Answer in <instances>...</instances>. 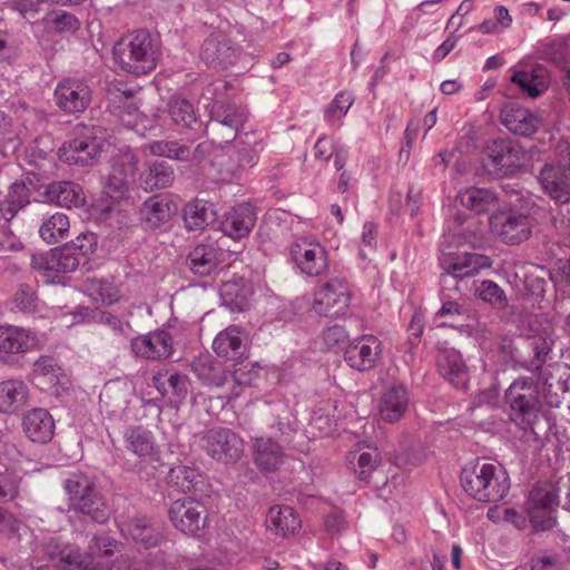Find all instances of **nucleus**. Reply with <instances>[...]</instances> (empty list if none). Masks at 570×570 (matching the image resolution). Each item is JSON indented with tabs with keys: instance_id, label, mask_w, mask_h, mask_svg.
Listing matches in <instances>:
<instances>
[{
	"instance_id": "nucleus-35",
	"label": "nucleus",
	"mask_w": 570,
	"mask_h": 570,
	"mask_svg": "<svg viewBox=\"0 0 570 570\" xmlns=\"http://www.w3.org/2000/svg\"><path fill=\"white\" fill-rule=\"evenodd\" d=\"M219 296L230 311L243 312L250 305L253 288L242 278H233L220 285Z\"/></svg>"
},
{
	"instance_id": "nucleus-24",
	"label": "nucleus",
	"mask_w": 570,
	"mask_h": 570,
	"mask_svg": "<svg viewBox=\"0 0 570 570\" xmlns=\"http://www.w3.org/2000/svg\"><path fill=\"white\" fill-rule=\"evenodd\" d=\"M553 333V322L547 316L535 318L529 328L527 340L533 350L532 364L537 370L546 362L552 351V346L554 345Z\"/></svg>"
},
{
	"instance_id": "nucleus-22",
	"label": "nucleus",
	"mask_w": 570,
	"mask_h": 570,
	"mask_svg": "<svg viewBox=\"0 0 570 570\" xmlns=\"http://www.w3.org/2000/svg\"><path fill=\"white\" fill-rule=\"evenodd\" d=\"M58 106L65 112L85 111L91 101V91L81 80L68 79L58 83L55 90Z\"/></svg>"
},
{
	"instance_id": "nucleus-27",
	"label": "nucleus",
	"mask_w": 570,
	"mask_h": 570,
	"mask_svg": "<svg viewBox=\"0 0 570 570\" xmlns=\"http://www.w3.org/2000/svg\"><path fill=\"white\" fill-rule=\"evenodd\" d=\"M256 223V213L248 203H240L227 212L222 220L220 229L232 239H240L249 235Z\"/></svg>"
},
{
	"instance_id": "nucleus-58",
	"label": "nucleus",
	"mask_w": 570,
	"mask_h": 570,
	"mask_svg": "<svg viewBox=\"0 0 570 570\" xmlns=\"http://www.w3.org/2000/svg\"><path fill=\"white\" fill-rule=\"evenodd\" d=\"M12 6L21 14L26 16L31 12H36L39 3L53 2L58 4H79L85 0H11Z\"/></svg>"
},
{
	"instance_id": "nucleus-16",
	"label": "nucleus",
	"mask_w": 570,
	"mask_h": 570,
	"mask_svg": "<svg viewBox=\"0 0 570 570\" xmlns=\"http://www.w3.org/2000/svg\"><path fill=\"white\" fill-rule=\"evenodd\" d=\"M203 448L214 460L234 462L243 455V441L230 430L214 428L203 436Z\"/></svg>"
},
{
	"instance_id": "nucleus-11",
	"label": "nucleus",
	"mask_w": 570,
	"mask_h": 570,
	"mask_svg": "<svg viewBox=\"0 0 570 570\" xmlns=\"http://www.w3.org/2000/svg\"><path fill=\"white\" fill-rule=\"evenodd\" d=\"M351 304V291L341 278H331L320 285L313 294L311 308L326 317L344 315Z\"/></svg>"
},
{
	"instance_id": "nucleus-45",
	"label": "nucleus",
	"mask_w": 570,
	"mask_h": 570,
	"mask_svg": "<svg viewBox=\"0 0 570 570\" xmlns=\"http://www.w3.org/2000/svg\"><path fill=\"white\" fill-rule=\"evenodd\" d=\"M193 368L200 380L213 387L223 386L228 379L227 372L219 361L199 358L194 362Z\"/></svg>"
},
{
	"instance_id": "nucleus-32",
	"label": "nucleus",
	"mask_w": 570,
	"mask_h": 570,
	"mask_svg": "<svg viewBox=\"0 0 570 570\" xmlns=\"http://www.w3.org/2000/svg\"><path fill=\"white\" fill-rule=\"evenodd\" d=\"M200 58L208 66L226 67L234 62L236 49L224 35H212L202 47Z\"/></svg>"
},
{
	"instance_id": "nucleus-50",
	"label": "nucleus",
	"mask_w": 570,
	"mask_h": 570,
	"mask_svg": "<svg viewBox=\"0 0 570 570\" xmlns=\"http://www.w3.org/2000/svg\"><path fill=\"white\" fill-rule=\"evenodd\" d=\"M261 366L257 363H246L233 372L234 386L229 394L226 395L228 401L235 400L240 395L242 386L253 384L259 375Z\"/></svg>"
},
{
	"instance_id": "nucleus-36",
	"label": "nucleus",
	"mask_w": 570,
	"mask_h": 570,
	"mask_svg": "<svg viewBox=\"0 0 570 570\" xmlns=\"http://www.w3.org/2000/svg\"><path fill=\"white\" fill-rule=\"evenodd\" d=\"M511 82L530 98H537L548 88L547 71L538 66L531 70H522L518 67L511 68Z\"/></svg>"
},
{
	"instance_id": "nucleus-33",
	"label": "nucleus",
	"mask_w": 570,
	"mask_h": 570,
	"mask_svg": "<svg viewBox=\"0 0 570 570\" xmlns=\"http://www.w3.org/2000/svg\"><path fill=\"white\" fill-rule=\"evenodd\" d=\"M29 401V387L18 379L0 382V413L17 414Z\"/></svg>"
},
{
	"instance_id": "nucleus-54",
	"label": "nucleus",
	"mask_w": 570,
	"mask_h": 570,
	"mask_svg": "<svg viewBox=\"0 0 570 570\" xmlns=\"http://www.w3.org/2000/svg\"><path fill=\"white\" fill-rule=\"evenodd\" d=\"M476 292L481 299L490 304L505 306L508 303L504 291L493 281H482Z\"/></svg>"
},
{
	"instance_id": "nucleus-41",
	"label": "nucleus",
	"mask_w": 570,
	"mask_h": 570,
	"mask_svg": "<svg viewBox=\"0 0 570 570\" xmlns=\"http://www.w3.org/2000/svg\"><path fill=\"white\" fill-rule=\"evenodd\" d=\"M120 531L125 538L146 549L155 548L160 542L159 533L141 519H132L121 523Z\"/></svg>"
},
{
	"instance_id": "nucleus-25",
	"label": "nucleus",
	"mask_w": 570,
	"mask_h": 570,
	"mask_svg": "<svg viewBox=\"0 0 570 570\" xmlns=\"http://www.w3.org/2000/svg\"><path fill=\"white\" fill-rule=\"evenodd\" d=\"M346 462L358 481L370 483L382 462V456L376 446L358 443L347 452Z\"/></svg>"
},
{
	"instance_id": "nucleus-8",
	"label": "nucleus",
	"mask_w": 570,
	"mask_h": 570,
	"mask_svg": "<svg viewBox=\"0 0 570 570\" xmlns=\"http://www.w3.org/2000/svg\"><path fill=\"white\" fill-rule=\"evenodd\" d=\"M101 150L102 145L95 128L80 124L73 130V138L59 149V158L69 165L87 166L98 159Z\"/></svg>"
},
{
	"instance_id": "nucleus-5",
	"label": "nucleus",
	"mask_w": 570,
	"mask_h": 570,
	"mask_svg": "<svg viewBox=\"0 0 570 570\" xmlns=\"http://www.w3.org/2000/svg\"><path fill=\"white\" fill-rule=\"evenodd\" d=\"M246 120L247 115L239 106L227 101H215L209 109L207 137L217 146L229 144L243 130Z\"/></svg>"
},
{
	"instance_id": "nucleus-48",
	"label": "nucleus",
	"mask_w": 570,
	"mask_h": 570,
	"mask_svg": "<svg viewBox=\"0 0 570 570\" xmlns=\"http://www.w3.org/2000/svg\"><path fill=\"white\" fill-rule=\"evenodd\" d=\"M198 479V471L186 465H177L170 469L168 473V484L176 491L183 493L193 491Z\"/></svg>"
},
{
	"instance_id": "nucleus-64",
	"label": "nucleus",
	"mask_w": 570,
	"mask_h": 570,
	"mask_svg": "<svg viewBox=\"0 0 570 570\" xmlns=\"http://www.w3.org/2000/svg\"><path fill=\"white\" fill-rule=\"evenodd\" d=\"M531 570H560L559 559L554 556H539L532 559Z\"/></svg>"
},
{
	"instance_id": "nucleus-29",
	"label": "nucleus",
	"mask_w": 570,
	"mask_h": 570,
	"mask_svg": "<svg viewBox=\"0 0 570 570\" xmlns=\"http://www.w3.org/2000/svg\"><path fill=\"white\" fill-rule=\"evenodd\" d=\"M409 405V392L402 384H392L382 393L379 414L385 422L395 423L406 412Z\"/></svg>"
},
{
	"instance_id": "nucleus-37",
	"label": "nucleus",
	"mask_w": 570,
	"mask_h": 570,
	"mask_svg": "<svg viewBox=\"0 0 570 570\" xmlns=\"http://www.w3.org/2000/svg\"><path fill=\"white\" fill-rule=\"evenodd\" d=\"M284 461L283 448L268 438H259L254 443V463L264 473L276 471Z\"/></svg>"
},
{
	"instance_id": "nucleus-31",
	"label": "nucleus",
	"mask_w": 570,
	"mask_h": 570,
	"mask_svg": "<svg viewBox=\"0 0 570 570\" xmlns=\"http://www.w3.org/2000/svg\"><path fill=\"white\" fill-rule=\"evenodd\" d=\"M265 524L275 537L286 538L301 528V520L292 507L276 504L269 508Z\"/></svg>"
},
{
	"instance_id": "nucleus-18",
	"label": "nucleus",
	"mask_w": 570,
	"mask_h": 570,
	"mask_svg": "<svg viewBox=\"0 0 570 570\" xmlns=\"http://www.w3.org/2000/svg\"><path fill=\"white\" fill-rule=\"evenodd\" d=\"M542 189L554 200L567 203L570 199V163L546 164L539 175Z\"/></svg>"
},
{
	"instance_id": "nucleus-19",
	"label": "nucleus",
	"mask_w": 570,
	"mask_h": 570,
	"mask_svg": "<svg viewBox=\"0 0 570 570\" xmlns=\"http://www.w3.org/2000/svg\"><path fill=\"white\" fill-rule=\"evenodd\" d=\"M543 394L550 406H570V366L563 363L550 365L543 382Z\"/></svg>"
},
{
	"instance_id": "nucleus-55",
	"label": "nucleus",
	"mask_w": 570,
	"mask_h": 570,
	"mask_svg": "<svg viewBox=\"0 0 570 570\" xmlns=\"http://www.w3.org/2000/svg\"><path fill=\"white\" fill-rule=\"evenodd\" d=\"M323 341L328 350L344 353L350 344L346 331L344 327L337 325L331 326L324 331Z\"/></svg>"
},
{
	"instance_id": "nucleus-43",
	"label": "nucleus",
	"mask_w": 570,
	"mask_h": 570,
	"mask_svg": "<svg viewBox=\"0 0 570 570\" xmlns=\"http://www.w3.org/2000/svg\"><path fill=\"white\" fill-rule=\"evenodd\" d=\"M460 204L480 215L489 212L498 205L497 195L488 188L470 187L458 195Z\"/></svg>"
},
{
	"instance_id": "nucleus-15",
	"label": "nucleus",
	"mask_w": 570,
	"mask_h": 570,
	"mask_svg": "<svg viewBox=\"0 0 570 570\" xmlns=\"http://www.w3.org/2000/svg\"><path fill=\"white\" fill-rule=\"evenodd\" d=\"M39 340L35 332L14 325L0 326V362L9 364L16 356L37 350Z\"/></svg>"
},
{
	"instance_id": "nucleus-51",
	"label": "nucleus",
	"mask_w": 570,
	"mask_h": 570,
	"mask_svg": "<svg viewBox=\"0 0 570 570\" xmlns=\"http://www.w3.org/2000/svg\"><path fill=\"white\" fill-rule=\"evenodd\" d=\"M146 149L154 156L166 157L175 160L186 159L188 148L176 141L157 140L148 144Z\"/></svg>"
},
{
	"instance_id": "nucleus-47",
	"label": "nucleus",
	"mask_w": 570,
	"mask_h": 570,
	"mask_svg": "<svg viewBox=\"0 0 570 570\" xmlns=\"http://www.w3.org/2000/svg\"><path fill=\"white\" fill-rule=\"evenodd\" d=\"M168 114L175 125L191 128L197 122L193 105L185 98L173 96L168 101Z\"/></svg>"
},
{
	"instance_id": "nucleus-44",
	"label": "nucleus",
	"mask_w": 570,
	"mask_h": 570,
	"mask_svg": "<svg viewBox=\"0 0 570 570\" xmlns=\"http://www.w3.org/2000/svg\"><path fill=\"white\" fill-rule=\"evenodd\" d=\"M244 342V334L236 325H230L220 331L213 341V350L217 356L225 360H234L239 354Z\"/></svg>"
},
{
	"instance_id": "nucleus-40",
	"label": "nucleus",
	"mask_w": 570,
	"mask_h": 570,
	"mask_svg": "<svg viewBox=\"0 0 570 570\" xmlns=\"http://www.w3.org/2000/svg\"><path fill=\"white\" fill-rule=\"evenodd\" d=\"M139 181L146 191L168 188L175 181V171L170 165L155 161L140 174Z\"/></svg>"
},
{
	"instance_id": "nucleus-4",
	"label": "nucleus",
	"mask_w": 570,
	"mask_h": 570,
	"mask_svg": "<svg viewBox=\"0 0 570 570\" xmlns=\"http://www.w3.org/2000/svg\"><path fill=\"white\" fill-rule=\"evenodd\" d=\"M69 507L77 513L104 523L109 518V508L95 480L83 473H73L65 482Z\"/></svg>"
},
{
	"instance_id": "nucleus-28",
	"label": "nucleus",
	"mask_w": 570,
	"mask_h": 570,
	"mask_svg": "<svg viewBox=\"0 0 570 570\" xmlns=\"http://www.w3.org/2000/svg\"><path fill=\"white\" fill-rule=\"evenodd\" d=\"M22 430L28 440L33 443L46 444L55 435V420L45 409H32L22 417Z\"/></svg>"
},
{
	"instance_id": "nucleus-2",
	"label": "nucleus",
	"mask_w": 570,
	"mask_h": 570,
	"mask_svg": "<svg viewBox=\"0 0 570 570\" xmlns=\"http://www.w3.org/2000/svg\"><path fill=\"white\" fill-rule=\"evenodd\" d=\"M460 482L470 499L488 504L504 500L511 488L507 470L484 460L468 463L461 471Z\"/></svg>"
},
{
	"instance_id": "nucleus-7",
	"label": "nucleus",
	"mask_w": 570,
	"mask_h": 570,
	"mask_svg": "<svg viewBox=\"0 0 570 570\" xmlns=\"http://www.w3.org/2000/svg\"><path fill=\"white\" fill-rule=\"evenodd\" d=\"M168 515L175 529L193 538L202 537L209 525L205 503L193 497L173 501Z\"/></svg>"
},
{
	"instance_id": "nucleus-6",
	"label": "nucleus",
	"mask_w": 570,
	"mask_h": 570,
	"mask_svg": "<svg viewBox=\"0 0 570 570\" xmlns=\"http://www.w3.org/2000/svg\"><path fill=\"white\" fill-rule=\"evenodd\" d=\"M510 419L523 430H531L540 412L538 386L532 379H515L505 392Z\"/></svg>"
},
{
	"instance_id": "nucleus-53",
	"label": "nucleus",
	"mask_w": 570,
	"mask_h": 570,
	"mask_svg": "<svg viewBox=\"0 0 570 570\" xmlns=\"http://www.w3.org/2000/svg\"><path fill=\"white\" fill-rule=\"evenodd\" d=\"M29 203V190L24 184L14 183L9 191L6 203L0 205V210L9 212L13 216L19 209Z\"/></svg>"
},
{
	"instance_id": "nucleus-21",
	"label": "nucleus",
	"mask_w": 570,
	"mask_h": 570,
	"mask_svg": "<svg viewBox=\"0 0 570 570\" xmlns=\"http://www.w3.org/2000/svg\"><path fill=\"white\" fill-rule=\"evenodd\" d=\"M177 213V205L169 195L148 197L140 206V222L149 229H158L169 223Z\"/></svg>"
},
{
	"instance_id": "nucleus-1",
	"label": "nucleus",
	"mask_w": 570,
	"mask_h": 570,
	"mask_svg": "<svg viewBox=\"0 0 570 570\" xmlns=\"http://www.w3.org/2000/svg\"><path fill=\"white\" fill-rule=\"evenodd\" d=\"M112 59L124 72L134 76L148 75L157 68L161 56L160 41L147 29L122 35L112 47Z\"/></svg>"
},
{
	"instance_id": "nucleus-62",
	"label": "nucleus",
	"mask_w": 570,
	"mask_h": 570,
	"mask_svg": "<svg viewBox=\"0 0 570 570\" xmlns=\"http://www.w3.org/2000/svg\"><path fill=\"white\" fill-rule=\"evenodd\" d=\"M36 301V293L28 286H20L14 295V302L21 311L33 309Z\"/></svg>"
},
{
	"instance_id": "nucleus-63",
	"label": "nucleus",
	"mask_w": 570,
	"mask_h": 570,
	"mask_svg": "<svg viewBox=\"0 0 570 570\" xmlns=\"http://www.w3.org/2000/svg\"><path fill=\"white\" fill-rule=\"evenodd\" d=\"M58 372L59 368H56L52 362L47 357H41L35 363V373L43 379H48L50 383L57 377Z\"/></svg>"
},
{
	"instance_id": "nucleus-59",
	"label": "nucleus",
	"mask_w": 570,
	"mask_h": 570,
	"mask_svg": "<svg viewBox=\"0 0 570 570\" xmlns=\"http://www.w3.org/2000/svg\"><path fill=\"white\" fill-rule=\"evenodd\" d=\"M91 295H96L98 299L108 305L119 299L118 289L112 284L106 282L92 283Z\"/></svg>"
},
{
	"instance_id": "nucleus-49",
	"label": "nucleus",
	"mask_w": 570,
	"mask_h": 570,
	"mask_svg": "<svg viewBox=\"0 0 570 570\" xmlns=\"http://www.w3.org/2000/svg\"><path fill=\"white\" fill-rule=\"evenodd\" d=\"M128 448L140 458H151L155 454V446L151 433L140 428L131 429L126 434Z\"/></svg>"
},
{
	"instance_id": "nucleus-34",
	"label": "nucleus",
	"mask_w": 570,
	"mask_h": 570,
	"mask_svg": "<svg viewBox=\"0 0 570 570\" xmlns=\"http://www.w3.org/2000/svg\"><path fill=\"white\" fill-rule=\"evenodd\" d=\"M45 196L49 203L66 208H77L86 202L82 187L66 180L51 183L47 187Z\"/></svg>"
},
{
	"instance_id": "nucleus-61",
	"label": "nucleus",
	"mask_w": 570,
	"mask_h": 570,
	"mask_svg": "<svg viewBox=\"0 0 570 570\" xmlns=\"http://www.w3.org/2000/svg\"><path fill=\"white\" fill-rule=\"evenodd\" d=\"M276 429L284 442L291 441V435L294 432L292 414L286 407H281L278 411V421L272 425Z\"/></svg>"
},
{
	"instance_id": "nucleus-9",
	"label": "nucleus",
	"mask_w": 570,
	"mask_h": 570,
	"mask_svg": "<svg viewBox=\"0 0 570 570\" xmlns=\"http://www.w3.org/2000/svg\"><path fill=\"white\" fill-rule=\"evenodd\" d=\"M483 160L497 175L509 176L524 165L525 150L517 141L494 139L485 145Z\"/></svg>"
},
{
	"instance_id": "nucleus-57",
	"label": "nucleus",
	"mask_w": 570,
	"mask_h": 570,
	"mask_svg": "<svg viewBox=\"0 0 570 570\" xmlns=\"http://www.w3.org/2000/svg\"><path fill=\"white\" fill-rule=\"evenodd\" d=\"M551 279L558 291L570 297V257L553 269Z\"/></svg>"
},
{
	"instance_id": "nucleus-3",
	"label": "nucleus",
	"mask_w": 570,
	"mask_h": 570,
	"mask_svg": "<svg viewBox=\"0 0 570 570\" xmlns=\"http://www.w3.org/2000/svg\"><path fill=\"white\" fill-rule=\"evenodd\" d=\"M97 240L92 233H82L62 246L31 257L33 269L43 274L71 273L81 259H87L96 250Z\"/></svg>"
},
{
	"instance_id": "nucleus-20",
	"label": "nucleus",
	"mask_w": 570,
	"mask_h": 570,
	"mask_svg": "<svg viewBox=\"0 0 570 570\" xmlns=\"http://www.w3.org/2000/svg\"><path fill=\"white\" fill-rule=\"evenodd\" d=\"M443 269L455 278H466L479 274L482 269L490 268L492 261L489 256L456 252L446 253L441 258Z\"/></svg>"
},
{
	"instance_id": "nucleus-23",
	"label": "nucleus",
	"mask_w": 570,
	"mask_h": 570,
	"mask_svg": "<svg viewBox=\"0 0 570 570\" xmlns=\"http://www.w3.org/2000/svg\"><path fill=\"white\" fill-rule=\"evenodd\" d=\"M132 352L148 360H161L173 353V336L166 330H157L131 341Z\"/></svg>"
},
{
	"instance_id": "nucleus-46",
	"label": "nucleus",
	"mask_w": 570,
	"mask_h": 570,
	"mask_svg": "<svg viewBox=\"0 0 570 570\" xmlns=\"http://www.w3.org/2000/svg\"><path fill=\"white\" fill-rule=\"evenodd\" d=\"M70 220L66 214L56 213L48 217L39 228L40 237L48 244H55L68 236Z\"/></svg>"
},
{
	"instance_id": "nucleus-14",
	"label": "nucleus",
	"mask_w": 570,
	"mask_h": 570,
	"mask_svg": "<svg viewBox=\"0 0 570 570\" xmlns=\"http://www.w3.org/2000/svg\"><path fill=\"white\" fill-rule=\"evenodd\" d=\"M557 505L558 494L551 484L539 485L531 490L527 510L535 531H546L554 527V509Z\"/></svg>"
},
{
	"instance_id": "nucleus-30",
	"label": "nucleus",
	"mask_w": 570,
	"mask_h": 570,
	"mask_svg": "<svg viewBox=\"0 0 570 570\" xmlns=\"http://www.w3.org/2000/svg\"><path fill=\"white\" fill-rule=\"evenodd\" d=\"M438 368L440 374L454 387L460 390L468 387L469 370L458 351L445 350L441 352L438 358Z\"/></svg>"
},
{
	"instance_id": "nucleus-39",
	"label": "nucleus",
	"mask_w": 570,
	"mask_h": 570,
	"mask_svg": "<svg viewBox=\"0 0 570 570\" xmlns=\"http://www.w3.org/2000/svg\"><path fill=\"white\" fill-rule=\"evenodd\" d=\"M216 212L213 204L195 199L183 209V219L188 230L203 232L215 220Z\"/></svg>"
},
{
	"instance_id": "nucleus-56",
	"label": "nucleus",
	"mask_w": 570,
	"mask_h": 570,
	"mask_svg": "<svg viewBox=\"0 0 570 570\" xmlns=\"http://www.w3.org/2000/svg\"><path fill=\"white\" fill-rule=\"evenodd\" d=\"M354 99L350 92H338L333 99L332 104L326 110V117L328 119H341L343 118L351 106L353 105Z\"/></svg>"
},
{
	"instance_id": "nucleus-13",
	"label": "nucleus",
	"mask_w": 570,
	"mask_h": 570,
	"mask_svg": "<svg viewBox=\"0 0 570 570\" xmlns=\"http://www.w3.org/2000/svg\"><path fill=\"white\" fill-rule=\"evenodd\" d=\"M121 543L112 538L94 537L88 547L87 553L79 551L69 552L62 560L85 570H107L110 558L120 551Z\"/></svg>"
},
{
	"instance_id": "nucleus-17",
	"label": "nucleus",
	"mask_w": 570,
	"mask_h": 570,
	"mask_svg": "<svg viewBox=\"0 0 570 570\" xmlns=\"http://www.w3.org/2000/svg\"><path fill=\"white\" fill-rule=\"evenodd\" d=\"M381 357V341L374 335H363L348 344L344 360L352 368L365 372L374 368Z\"/></svg>"
},
{
	"instance_id": "nucleus-42",
	"label": "nucleus",
	"mask_w": 570,
	"mask_h": 570,
	"mask_svg": "<svg viewBox=\"0 0 570 570\" xmlns=\"http://www.w3.org/2000/svg\"><path fill=\"white\" fill-rule=\"evenodd\" d=\"M132 157H127L121 163L114 164L106 178L105 188L109 196L121 198L128 190V178L135 174Z\"/></svg>"
},
{
	"instance_id": "nucleus-12",
	"label": "nucleus",
	"mask_w": 570,
	"mask_h": 570,
	"mask_svg": "<svg viewBox=\"0 0 570 570\" xmlns=\"http://www.w3.org/2000/svg\"><path fill=\"white\" fill-rule=\"evenodd\" d=\"M489 229L499 240L515 245L527 240L532 233L529 217L517 209L493 213L489 218Z\"/></svg>"
},
{
	"instance_id": "nucleus-26",
	"label": "nucleus",
	"mask_w": 570,
	"mask_h": 570,
	"mask_svg": "<svg viewBox=\"0 0 570 570\" xmlns=\"http://www.w3.org/2000/svg\"><path fill=\"white\" fill-rule=\"evenodd\" d=\"M501 121L503 126L514 135L530 136L541 125L539 116L530 109L518 104H507L501 109Z\"/></svg>"
},
{
	"instance_id": "nucleus-10",
	"label": "nucleus",
	"mask_w": 570,
	"mask_h": 570,
	"mask_svg": "<svg viewBox=\"0 0 570 570\" xmlns=\"http://www.w3.org/2000/svg\"><path fill=\"white\" fill-rule=\"evenodd\" d=\"M296 268L308 277H318L328 269V253L314 237H298L289 246Z\"/></svg>"
},
{
	"instance_id": "nucleus-60",
	"label": "nucleus",
	"mask_w": 570,
	"mask_h": 570,
	"mask_svg": "<svg viewBox=\"0 0 570 570\" xmlns=\"http://www.w3.org/2000/svg\"><path fill=\"white\" fill-rule=\"evenodd\" d=\"M19 494V480L10 473H0V500L11 501Z\"/></svg>"
},
{
	"instance_id": "nucleus-38",
	"label": "nucleus",
	"mask_w": 570,
	"mask_h": 570,
	"mask_svg": "<svg viewBox=\"0 0 570 570\" xmlns=\"http://www.w3.org/2000/svg\"><path fill=\"white\" fill-rule=\"evenodd\" d=\"M219 263V248L215 243L204 242L188 254L189 268L194 274L204 276L214 271Z\"/></svg>"
},
{
	"instance_id": "nucleus-52",
	"label": "nucleus",
	"mask_w": 570,
	"mask_h": 570,
	"mask_svg": "<svg viewBox=\"0 0 570 570\" xmlns=\"http://www.w3.org/2000/svg\"><path fill=\"white\" fill-rule=\"evenodd\" d=\"M46 26L53 32H75L79 28V21L71 13L52 11L46 17Z\"/></svg>"
}]
</instances>
